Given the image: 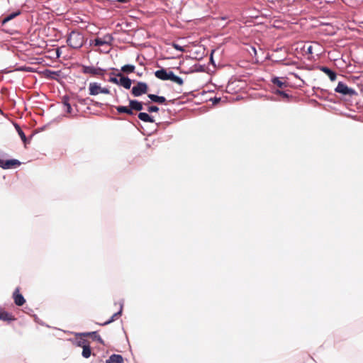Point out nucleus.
<instances>
[{
  "label": "nucleus",
  "mask_w": 363,
  "mask_h": 363,
  "mask_svg": "<svg viewBox=\"0 0 363 363\" xmlns=\"http://www.w3.org/2000/svg\"><path fill=\"white\" fill-rule=\"evenodd\" d=\"M155 76L160 79L162 80H170L173 82L179 85H182L183 84V79L176 76L172 72H167V70L162 69L155 72Z\"/></svg>",
  "instance_id": "nucleus-1"
},
{
  "label": "nucleus",
  "mask_w": 363,
  "mask_h": 363,
  "mask_svg": "<svg viewBox=\"0 0 363 363\" xmlns=\"http://www.w3.org/2000/svg\"><path fill=\"white\" fill-rule=\"evenodd\" d=\"M68 43L72 48H79L83 43V37L79 33L72 32L69 36Z\"/></svg>",
  "instance_id": "nucleus-2"
},
{
  "label": "nucleus",
  "mask_w": 363,
  "mask_h": 363,
  "mask_svg": "<svg viewBox=\"0 0 363 363\" xmlns=\"http://www.w3.org/2000/svg\"><path fill=\"white\" fill-rule=\"evenodd\" d=\"M89 94L92 96L98 95L99 94H109L108 89L102 87L96 82H91L89 85Z\"/></svg>",
  "instance_id": "nucleus-3"
},
{
  "label": "nucleus",
  "mask_w": 363,
  "mask_h": 363,
  "mask_svg": "<svg viewBox=\"0 0 363 363\" xmlns=\"http://www.w3.org/2000/svg\"><path fill=\"white\" fill-rule=\"evenodd\" d=\"M147 91V86L146 84L140 82L133 87L132 92L134 96H138Z\"/></svg>",
  "instance_id": "nucleus-4"
},
{
  "label": "nucleus",
  "mask_w": 363,
  "mask_h": 363,
  "mask_svg": "<svg viewBox=\"0 0 363 363\" xmlns=\"http://www.w3.org/2000/svg\"><path fill=\"white\" fill-rule=\"evenodd\" d=\"M21 162L18 160L11 159L5 161H1V168L3 169H13L20 166Z\"/></svg>",
  "instance_id": "nucleus-5"
},
{
  "label": "nucleus",
  "mask_w": 363,
  "mask_h": 363,
  "mask_svg": "<svg viewBox=\"0 0 363 363\" xmlns=\"http://www.w3.org/2000/svg\"><path fill=\"white\" fill-rule=\"evenodd\" d=\"M335 91L338 93L342 94L344 95H352L354 94V91L349 88L343 83H338L337 87L335 88Z\"/></svg>",
  "instance_id": "nucleus-6"
},
{
  "label": "nucleus",
  "mask_w": 363,
  "mask_h": 363,
  "mask_svg": "<svg viewBox=\"0 0 363 363\" xmlns=\"http://www.w3.org/2000/svg\"><path fill=\"white\" fill-rule=\"evenodd\" d=\"M13 298L16 304L18 306H22L25 303L23 296L18 293V289L13 294Z\"/></svg>",
  "instance_id": "nucleus-7"
},
{
  "label": "nucleus",
  "mask_w": 363,
  "mask_h": 363,
  "mask_svg": "<svg viewBox=\"0 0 363 363\" xmlns=\"http://www.w3.org/2000/svg\"><path fill=\"white\" fill-rule=\"evenodd\" d=\"M272 82L274 86L280 89H284L286 86V82L282 78H274L272 79Z\"/></svg>",
  "instance_id": "nucleus-8"
},
{
  "label": "nucleus",
  "mask_w": 363,
  "mask_h": 363,
  "mask_svg": "<svg viewBox=\"0 0 363 363\" xmlns=\"http://www.w3.org/2000/svg\"><path fill=\"white\" fill-rule=\"evenodd\" d=\"M106 363H123V359L121 355L113 354L106 360Z\"/></svg>",
  "instance_id": "nucleus-9"
},
{
  "label": "nucleus",
  "mask_w": 363,
  "mask_h": 363,
  "mask_svg": "<svg viewBox=\"0 0 363 363\" xmlns=\"http://www.w3.org/2000/svg\"><path fill=\"white\" fill-rule=\"evenodd\" d=\"M111 41V36H105L104 38H97L95 40V45H103L105 44H109Z\"/></svg>",
  "instance_id": "nucleus-10"
},
{
  "label": "nucleus",
  "mask_w": 363,
  "mask_h": 363,
  "mask_svg": "<svg viewBox=\"0 0 363 363\" xmlns=\"http://www.w3.org/2000/svg\"><path fill=\"white\" fill-rule=\"evenodd\" d=\"M120 84L125 89H130L131 86V80L127 77H121Z\"/></svg>",
  "instance_id": "nucleus-11"
},
{
  "label": "nucleus",
  "mask_w": 363,
  "mask_h": 363,
  "mask_svg": "<svg viewBox=\"0 0 363 363\" xmlns=\"http://www.w3.org/2000/svg\"><path fill=\"white\" fill-rule=\"evenodd\" d=\"M138 118L145 122L153 123L154 120L146 113H140Z\"/></svg>",
  "instance_id": "nucleus-12"
},
{
  "label": "nucleus",
  "mask_w": 363,
  "mask_h": 363,
  "mask_svg": "<svg viewBox=\"0 0 363 363\" xmlns=\"http://www.w3.org/2000/svg\"><path fill=\"white\" fill-rule=\"evenodd\" d=\"M130 106L132 109L140 111L143 108L142 104L138 101H130Z\"/></svg>",
  "instance_id": "nucleus-13"
},
{
  "label": "nucleus",
  "mask_w": 363,
  "mask_h": 363,
  "mask_svg": "<svg viewBox=\"0 0 363 363\" xmlns=\"http://www.w3.org/2000/svg\"><path fill=\"white\" fill-rule=\"evenodd\" d=\"M148 97L155 102L163 103L165 101V98L163 96H158L155 94H149Z\"/></svg>",
  "instance_id": "nucleus-14"
},
{
  "label": "nucleus",
  "mask_w": 363,
  "mask_h": 363,
  "mask_svg": "<svg viewBox=\"0 0 363 363\" xmlns=\"http://www.w3.org/2000/svg\"><path fill=\"white\" fill-rule=\"evenodd\" d=\"M82 355L85 358H88L91 355V350L89 346L84 345L83 346Z\"/></svg>",
  "instance_id": "nucleus-15"
},
{
  "label": "nucleus",
  "mask_w": 363,
  "mask_h": 363,
  "mask_svg": "<svg viewBox=\"0 0 363 363\" xmlns=\"http://www.w3.org/2000/svg\"><path fill=\"white\" fill-rule=\"evenodd\" d=\"M19 14V12H13L11 14L9 15L8 16L5 17L3 21H1V24H4L13 18L17 16Z\"/></svg>",
  "instance_id": "nucleus-16"
},
{
  "label": "nucleus",
  "mask_w": 363,
  "mask_h": 363,
  "mask_svg": "<svg viewBox=\"0 0 363 363\" xmlns=\"http://www.w3.org/2000/svg\"><path fill=\"white\" fill-rule=\"evenodd\" d=\"M134 69H135V67L133 65H124L122 67V71H123L124 72H127V73L133 72L134 71Z\"/></svg>",
  "instance_id": "nucleus-17"
},
{
  "label": "nucleus",
  "mask_w": 363,
  "mask_h": 363,
  "mask_svg": "<svg viewBox=\"0 0 363 363\" xmlns=\"http://www.w3.org/2000/svg\"><path fill=\"white\" fill-rule=\"evenodd\" d=\"M117 111L119 112V113H128V114H132V111L131 109L128 108V107H125V106H118L117 108Z\"/></svg>",
  "instance_id": "nucleus-18"
},
{
  "label": "nucleus",
  "mask_w": 363,
  "mask_h": 363,
  "mask_svg": "<svg viewBox=\"0 0 363 363\" xmlns=\"http://www.w3.org/2000/svg\"><path fill=\"white\" fill-rule=\"evenodd\" d=\"M324 72L325 73L328 74V77H330V79L332 80V81H334L336 78V75L335 74V73H333V72H331L330 70H329L327 68H324L323 69Z\"/></svg>",
  "instance_id": "nucleus-19"
},
{
  "label": "nucleus",
  "mask_w": 363,
  "mask_h": 363,
  "mask_svg": "<svg viewBox=\"0 0 363 363\" xmlns=\"http://www.w3.org/2000/svg\"><path fill=\"white\" fill-rule=\"evenodd\" d=\"M16 128L18 133L19 136L21 137V138L22 139V140L24 143H26V138L25 134L23 133V131L21 130V128L18 125H16Z\"/></svg>",
  "instance_id": "nucleus-20"
},
{
  "label": "nucleus",
  "mask_w": 363,
  "mask_h": 363,
  "mask_svg": "<svg viewBox=\"0 0 363 363\" xmlns=\"http://www.w3.org/2000/svg\"><path fill=\"white\" fill-rule=\"evenodd\" d=\"M86 335H91L93 337L94 340H96L101 343H103V341L101 338L96 333H86Z\"/></svg>",
  "instance_id": "nucleus-21"
},
{
  "label": "nucleus",
  "mask_w": 363,
  "mask_h": 363,
  "mask_svg": "<svg viewBox=\"0 0 363 363\" xmlns=\"http://www.w3.org/2000/svg\"><path fill=\"white\" fill-rule=\"evenodd\" d=\"M172 46H173L176 50H179V51H181V52H184V51H185L184 47L180 46V45H179L178 44L173 43V44H172Z\"/></svg>",
  "instance_id": "nucleus-22"
},
{
  "label": "nucleus",
  "mask_w": 363,
  "mask_h": 363,
  "mask_svg": "<svg viewBox=\"0 0 363 363\" xmlns=\"http://www.w3.org/2000/svg\"><path fill=\"white\" fill-rule=\"evenodd\" d=\"M11 318L9 317V315L4 312H1V320H11Z\"/></svg>",
  "instance_id": "nucleus-23"
},
{
  "label": "nucleus",
  "mask_w": 363,
  "mask_h": 363,
  "mask_svg": "<svg viewBox=\"0 0 363 363\" xmlns=\"http://www.w3.org/2000/svg\"><path fill=\"white\" fill-rule=\"evenodd\" d=\"M159 110L158 107L152 106L149 107L148 111L150 112H157Z\"/></svg>",
  "instance_id": "nucleus-24"
},
{
  "label": "nucleus",
  "mask_w": 363,
  "mask_h": 363,
  "mask_svg": "<svg viewBox=\"0 0 363 363\" xmlns=\"http://www.w3.org/2000/svg\"><path fill=\"white\" fill-rule=\"evenodd\" d=\"M64 105H65V106H66L67 111L68 113H71V106H70V105L67 101L64 102Z\"/></svg>",
  "instance_id": "nucleus-25"
},
{
  "label": "nucleus",
  "mask_w": 363,
  "mask_h": 363,
  "mask_svg": "<svg viewBox=\"0 0 363 363\" xmlns=\"http://www.w3.org/2000/svg\"><path fill=\"white\" fill-rule=\"evenodd\" d=\"M275 93L277 94L281 95L284 97H287V94H285L284 91H279L278 89H277L275 91Z\"/></svg>",
  "instance_id": "nucleus-26"
},
{
  "label": "nucleus",
  "mask_w": 363,
  "mask_h": 363,
  "mask_svg": "<svg viewBox=\"0 0 363 363\" xmlns=\"http://www.w3.org/2000/svg\"><path fill=\"white\" fill-rule=\"evenodd\" d=\"M220 101V98H215L214 100H213V102L214 103H218Z\"/></svg>",
  "instance_id": "nucleus-27"
},
{
  "label": "nucleus",
  "mask_w": 363,
  "mask_h": 363,
  "mask_svg": "<svg viewBox=\"0 0 363 363\" xmlns=\"http://www.w3.org/2000/svg\"><path fill=\"white\" fill-rule=\"evenodd\" d=\"M311 48H311V46H309V47L308 48V52H312V51H311Z\"/></svg>",
  "instance_id": "nucleus-28"
},
{
  "label": "nucleus",
  "mask_w": 363,
  "mask_h": 363,
  "mask_svg": "<svg viewBox=\"0 0 363 363\" xmlns=\"http://www.w3.org/2000/svg\"><path fill=\"white\" fill-rule=\"evenodd\" d=\"M119 2H126L128 0H118Z\"/></svg>",
  "instance_id": "nucleus-29"
},
{
  "label": "nucleus",
  "mask_w": 363,
  "mask_h": 363,
  "mask_svg": "<svg viewBox=\"0 0 363 363\" xmlns=\"http://www.w3.org/2000/svg\"><path fill=\"white\" fill-rule=\"evenodd\" d=\"M211 61L213 62V57H212V55L211 56Z\"/></svg>",
  "instance_id": "nucleus-30"
}]
</instances>
